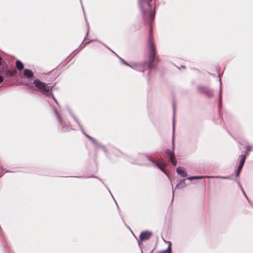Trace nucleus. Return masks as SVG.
<instances>
[{"label": "nucleus", "instance_id": "1", "mask_svg": "<svg viewBox=\"0 0 253 253\" xmlns=\"http://www.w3.org/2000/svg\"><path fill=\"white\" fill-rule=\"evenodd\" d=\"M152 0H139V5L142 12V16L145 24L149 27L150 35L148 40L149 48V60L147 64L150 69L153 68V62L155 58V48L152 35V23L155 18V12L150 2Z\"/></svg>", "mask_w": 253, "mask_h": 253}, {"label": "nucleus", "instance_id": "2", "mask_svg": "<svg viewBox=\"0 0 253 253\" xmlns=\"http://www.w3.org/2000/svg\"><path fill=\"white\" fill-rule=\"evenodd\" d=\"M33 84L36 87V90L38 91L43 94L47 95L50 91L53 85L49 86L47 84L42 82L39 79H35L34 80Z\"/></svg>", "mask_w": 253, "mask_h": 253}, {"label": "nucleus", "instance_id": "3", "mask_svg": "<svg viewBox=\"0 0 253 253\" xmlns=\"http://www.w3.org/2000/svg\"><path fill=\"white\" fill-rule=\"evenodd\" d=\"M198 91L202 94H204L208 97H212L213 96V90L207 86H199L197 87Z\"/></svg>", "mask_w": 253, "mask_h": 253}, {"label": "nucleus", "instance_id": "4", "mask_svg": "<svg viewBox=\"0 0 253 253\" xmlns=\"http://www.w3.org/2000/svg\"><path fill=\"white\" fill-rule=\"evenodd\" d=\"M72 117H73V118L74 119V120L76 121V122L78 123V124L79 125V126H80V127H81L82 131H83V133L84 134V135L87 137L89 139V140H90L96 146H98L100 145V144L94 139L93 138V137H92L91 136H89V135H88L85 131H84V128L83 127V126H82V125H81L80 122L79 121V120H78V119L74 115V114H72Z\"/></svg>", "mask_w": 253, "mask_h": 253}, {"label": "nucleus", "instance_id": "5", "mask_svg": "<svg viewBox=\"0 0 253 253\" xmlns=\"http://www.w3.org/2000/svg\"><path fill=\"white\" fill-rule=\"evenodd\" d=\"M152 236V233L149 231H144L141 233L140 239L142 241L149 239Z\"/></svg>", "mask_w": 253, "mask_h": 253}, {"label": "nucleus", "instance_id": "6", "mask_svg": "<svg viewBox=\"0 0 253 253\" xmlns=\"http://www.w3.org/2000/svg\"><path fill=\"white\" fill-rule=\"evenodd\" d=\"M24 76L27 78H31L34 76L33 73L29 69H26L23 72Z\"/></svg>", "mask_w": 253, "mask_h": 253}, {"label": "nucleus", "instance_id": "7", "mask_svg": "<svg viewBox=\"0 0 253 253\" xmlns=\"http://www.w3.org/2000/svg\"><path fill=\"white\" fill-rule=\"evenodd\" d=\"M55 114L58 121L60 122L61 125L62 126V129H65L66 128H67V127L65 126V125L64 124L65 122L63 121L57 111H55Z\"/></svg>", "mask_w": 253, "mask_h": 253}, {"label": "nucleus", "instance_id": "8", "mask_svg": "<svg viewBox=\"0 0 253 253\" xmlns=\"http://www.w3.org/2000/svg\"><path fill=\"white\" fill-rule=\"evenodd\" d=\"M177 172L182 177H185L187 176V173L185 171L184 169L181 167H178L177 168Z\"/></svg>", "mask_w": 253, "mask_h": 253}, {"label": "nucleus", "instance_id": "9", "mask_svg": "<svg viewBox=\"0 0 253 253\" xmlns=\"http://www.w3.org/2000/svg\"><path fill=\"white\" fill-rule=\"evenodd\" d=\"M245 159H242L241 162H240V163L239 165V167L238 168V169H237V171L236 172V176H238L240 173V171L243 168V166L245 163Z\"/></svg>", "mask_w": 253, "mask_h": 253}, {"label": "nucleus", "instance_id": "10", "mask_svg": "<svg viewBox=\"0 0 253 253\" xmlns=\"http://www.w3.org/2000/svg\"><path fill=\"white\" fill-rule=\"evenodd\" d=\"M220 86H219V109L221 107V99H222V87H221V82L220 79H219Z\"/></svg>", "mask_w": 253, "mask_h": 253}, {"label": "nucleus", "instance_id": "11", "mask_svg": "<svg viewBox=\"0 0 253 253\" xmlns=\"http://www.w3.org/2000/svg\"><path fill=\"white\" fill-rule=\"evenodd\" d=\"M16 68L19 70H22L24 68L23 64L19 60H17L15 63Z\"/></svg>", "mask_w": 253, "mask_h": 253}, {"label": "nucleus", "instance_id": "12", "mask_svg": "<svg viewBox=\"0 0 253 253\" xmlns=\"http://www.w3.org/2000/svg\"><path fill=\"white\" fill-rule=\"evenodd\" d=\"M250 150L251 147L250 146H246L245 153L240 155L239 156V158H246L247 154Z\"/></svg>", "mask_w": 253, "mask_h": 253}, {"label": "nucleus", "instance_id": "13", "mask_svg": "<svg viewBox=\"0 0 253 253\" xmlns=\"http://www.w3.org/2000/svg\"><path fill=\"white\" fill-rule=\"evenodd\" d=\"M173 135H172V145H174V115H175V105L173 104Z\"/></svg>", "mask_w": 253, "mask_h": 253}, {"label": "nucleus", "instance_id": "14", "mask_svg": "<svg viewBox=\"0 0 253 253\" xmlns=\"http://www.w3.org/2000/svg\"><path fill=\"white\" fill-rule=\"evenodd\" d=\"M16 74L15 70H7L5 72V75L7 76L13 77Z\"/></svg>", "mask_w": 253, "mask_h": 253}, {"label": "nucleus", "instance_id": "15", "mask_svg": "<svg viewBox=\"0 0 253 253\" xmlns=\"http://www.w3.org/2000/svg\"><path fill=\"white\" fill-rule=\"evenodd\" d=\"M166 152L169 155V158H175L174 157V152L173 151H169V150H167Z\"/></svg>", "mask_w": 253, "mask_h": 253}, {"label": "nucleus", "instance_id": "16", "mask_svg": "<svg viewBox=\"0 0 253 253\" xmlns=\"http://www.w3.org/2000/svg\"><path fill=\"white\" fill-rule=\"evenodd\" d=\"M204 177H205V176H191V177H189L188 178V179L192 180V179H201V178H202Z\"/></svg>", "mask_w": 253, "mask_h": 253}, {"label": "nucleus", "instance_id": "17", "mask_svg": "<svg viewBox=\"0 0 253 253\" xmlns=\"http://www.w3.org/2000/svg\"><path fill=\"white\" fill-rule=\"evenodd\" d=\"M49 95H50L52 97V98L55 101V102L58 104V102L55 97V96H54V95L53 94V93L51 92H50L49 91Z\"/></svg>", "mask_w": 253, "mask_h": 253}, {"label": "nucleus", "instance_id": "18", "mask_svg": "<svg viewBox=\"0 0 253 253\" xmlns=\"http://www.w3.org/2000/svg\"><path fill=\"white\" fill-rule=\"evenodd\" d=\"M129 66H130L131 68L135 69V68H137L138 67V65H137V64H132V65H129Z\"/></svg>", "mask_w": 253, "mask_h": 253}, {"label": "nucleus", "instance_id": "19", "mask_svg": "<svg viewBox=\"0 0 253 253\" xmlns=\"http://www.w3.org/2000/svg\"><path fill=\"white\" fill-rule=\"evenodd\" d=\"M172 163L175 166L177 164L176 159H170Z\"/></svg>", "mask_w": 253, "mask_h": 253}, {"label": "nucleus", "instance_id": "20", "mask_svg": "<svg viewBox=\"0 0 253 253\" xmlns=\"http://www.w3.org/2000/svg\"><path fill=\"white\" fill-rule=\"evenodd\" d=\"M158 253H169V249H167V250H164V251H160V252H159Z\"/></svg>", "mask_w": 253, "mask_h": 253}, {"label": "nucleus", "instance_id": "21", "mask_svg": "<svg viewBox=\"0 0 253 253\" xmlns=\"http://www.w3.org/2000/svg\"><path fill=\"white\" fill-rule=\"evenodd\" d=\"M121 61H122V62L124 64H125V65H126V66H129V64L128 63H126V62H125V61L124 60H123L122 59H121Z\"/></svg>", "mask_w": 253, "mask_h": 253}, {"label": "nucleus", "instance_id": "22", "mask_svg": "<svg viewBox=\"0 0 253 253\" xmlns=\"http://www.w3.org/2000/svg\"><path fill=\"white\" fill-rule=\"evenodd\" d=\"M159 167H160V169L163 170V169L165 167V165H161V166H159Z\"/></svg>", "mask_w": 253, "mask_h": 253}, {"label": "nucleus", "instance_id": "23", "mask_svg": "<svg viewBox=\"0 0 253 253\" xmlns=\"http://www.w3.org/2000/svg\"><path fill=\"white\" fill-rule=\"evenodd\" d=\"M3 80V78L1 76H0V83H2Z\"/></svg>", "mask_w": 253, "mask_h": 253}, {"label": "nucleus", "instance_id": "24", "mask_svg": "<svg viewBox=\"0 0 253 253\" xmlns=\"http://www.w3.org/2000/svg\"><path fill=\"white\" fill-rule=\"evenodd\" d=\"M207 177H213V176H207Z\"/></svg>", "mask_w": 253, "mask_h": 253}]
</instances>
